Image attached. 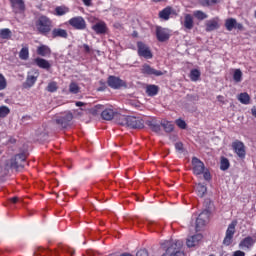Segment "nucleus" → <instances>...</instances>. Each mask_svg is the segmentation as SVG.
Wrapping results in <instances>:
<instances>
[{"instance_id":"obj_43","label":"nucleus","mask_w":256,"mask_h":256,"mask_svg":"<svg viewBox=\"0 0 256 256\" xmlns=\"http://www.w3.org/2000/svg\"><path fill=\"white\" fill-rule=\"evenodd\" d=\"M19 57L23 59V61H27V59H29V48H22Z\"/></svg>"},{"instance_id":"obj_48","label":"nucleus","mask_w":256,"mask_h":256,"mask_svg":"<svg viewBox=\"0 0 256 256\" xmlns=\"http://www.w3.org/2000/svg\"><path fill=\"white\" fill-rule=\"evenodd\" d=\"M136 256H149L147 249H140L137 251Z\"/></svg>"},{"instance_id":"obj_13","label":"nucleus","mask_w":256,"mask_h":256,"mask_svg":"<svg viewBox=\"0 0 256 256\" xmlns=\"http://www.w3.org/2000/svg\"><path fill=\"white\" fill-rule=\"evenodd\" d=\"M232 148L235 153L240 157V159H245L246 151H245V144L239 140H235L232 143Z\"/></svg>"},{"instance_id":"obj_23","label":"nucleus","mask_w":256,"mask_h":256,"mask_svg":"<svg viewBox=\"0 0 256 256\" xmlns=\"http://www.w3.org/2000/svg\"><path fill=\"white\" fill-rule=\"evenodd\" d=\"M255 243H256V240L253 239V237L247 236L246 238L241 240L239 246L242 249H251V247H253L255 245Z\"/></svg>"},{"instance_id":"obj_50","label":"nucleus","mask_w":256,"mask_h":256,"mask_svg":"<svg viewBox=\"0 0 256 256\" xmlns=\"http://www.w3.org/2000/svg\"><path fill=\"white\" fill-rule=\"evenodd\" d=\"M175 149H176V151H183V143L177 142L175 144Z\"/></svg>"},{"instance_id":"obj_45","label":"nucleus","mask_w":256,"mask_h":256,"mask_svg":"<svg viewBox=\"0 0 256 256\" xmlns=\"http://www.w3.org/2000/svg\"><path fill=\"white\" fill-rule=\"evenodd\" d=\"M7 89V79L0 73V91Z\"/></svg>"},{"instance_id":"obj_52","label":"nucleus","mask_w":256,"mask_h":256,"mask_svg":"<svg viewBox=\"0 0 256 256\" xmlns=\"http://www.w3.org/2000/svg\"><path fill=\"white\" fill-rule=\"evenodd\" d=\"M83 49H84L85 53H91V48L89 47V45L84 44Z\"/></svg>"},{"instance_id":"obj_42","label":"nucleus","mask_w":256,"mask_h":256,"mask_svg":"<svg viewBox=\"0 0 256 256\" xmlns=\"http://www.w3.org/2000/svg\"><path fill=\"white\" fill-rule=\"evenodd\" d=\"M55 11H56V15L62 16V15H65L66 13H69V8L58 6L55 8Z\"/></svg>"},{"instance_id":"obj_29","label":"nucleus","mask_w":256,"mask_h":256,"mask_svg":"<svg viewBox=\"0 0 256 256\" xmlns=\"http://www.w3.org/2000/svg\"><path fill=\"white\" fill-rule=\"evenodd\" d=\"M235 25H237V19L228 18L225 20V28L227 29V31L235 29Z\"/></svg>"},{"instance_id":"obj_34","label":"nucleus","mask_w":256,"mask_h":256,"mask_svg":"<svg viewBox=\"0 0 256 256\" xmlns=\"http://www.w3.org/2000/svg\"><path fill=\"white\" fill-rule=\"evenodd\" d=\"M190 79L191 81H199L201 79V71L199 69H192L190 71Z\"/></svg>"},{"instance_id":"obj_19","label":"nucleus","mask_w":256,"mask_h":256,"mask_svg":"<svg viewBox=\"0 0 256 256\" xmlns=\"http://www.w3.org/2000/svg\"><path fill=\"white\" fill-rule=\"evenodd\" d=\"M171 15H175V10L171 6L162 9L158 14L159 18L163 19V21H169Z\"/></svg>"},{"instance_id":"obj_7","label":"nucleus","mask_w":256,"mask_h":256,"mask_svg":"<svg viewBox=\"0 0 256 256\" xmlns=\"http://www.w3.org/2000/svg\"><path fill=\"white\" fill-rule=\"evenodd\" d=\"M37 79H39V71L34 70L27 73V77L25 82L22 84L23 89H31L37 83Z\"/></svg>"},{"instance_id":"obj_1","label":"nucleus","mask_w":256,"mask_h":256,"mask_svg":"<svg viewBox=\"0 0 256 256\" xmlns=\"http://www.w3.org/2000/svg\"><path fill=\"white\" fill-rule=\"evenodd\" d=\"M36 30L40 35L47 37L53 29V21L49 17L42 15L35 21Z\"/></svg>"},{"instance_id":"obj_56","label":"nucleus","mask_w":256,"mask_h":256,"mask_svg":"<svg viewBox=\"0 0 256 256\" xmlns=\"http://www.w3.org/2000/svg\"><path fill=\"white\" fill-rule=\"evenodd\" d=\"M217 100L220 101V102H223V96L218 95V96H217Z\"/></svg>"},{"instance_id":"obj_51","label":"nucleus","mask_w":256,"mask_h":256,"mask_svg":"<svg viewBox=\"0 0 256 256\" xmlns=\"http://www.w3.org/2000/svg\"><path fill=\"white\" fill-rule=\"evenodd\" d=\"M92 1H93V0H82L83 4H84L86 7H91V5H93Z\"/></svg>"},{"instance_id":"obj_54","label":"nucleus","mask_w":256,"mask_h":256,"mask_svg":"<svg viewBox=\"0 0 256 256\" xmlns=\"http://www.w3.org/2000/svg\"><path fill=\"white\" fill-rule=\"evenodd\" d=\"M152 3H165L167 0H151Z\"/></svg>"},{"instance_id":"obj_10","label":"nucleus","mask_w":256,"mask_h":256,"mask_svg":"<svg viewBox=\"0 0 256 256\" xmlns=\"http://www.w3.org/2000/svg\"><path fill=\"white\" fill-rule=\"evenodd\" d=\"M73 121V113L65 112L58 118H56V124L60 125L62 129H67L69 127V122Z\"/></svg>"},{"instance_id":"obj_25","label":"nucleus","mask_w":256,"mask_h":256,"mask_svg":"<svg viewBox=\"0 0 256 256\" xmlns=\"http://www.w3.org/2000/svg\"><path fill=\"white\" fill-rule=\"evenodd\" d=\"M101 117H102V119H104V121H111V120H113V117H115V112L111 108H105L101 112Z\"/></svg>"},{"instance_id":"obj_15","label":"nucleus","mask_w":256,"mask_h":256,"mask_svg":"<svg viewBox=\"0 0 256 256\" xmlns=\"http://www.w3.org/2000/svg\"><path fill=\"white\" fill-rule=\"evenodd\" d=\"M141 72L143 75H154L155 77H161V75H165L160 70H155V68H152L149 64H144L142 66Z\"/></svg>"},{"instance_id":"obj_33","label":"nucleus","mask_w":256,"mask_h":256,"mask_svg":"<svg viewBox=\"0 0 256 256\" xmlns=\"http://www.w3.org/2000/svg\"><path fill=\"white\" fill-rule=\"evenodd\" d=\"M198 3H200L202 7H211V5L221 3V0H198Z\"/></svg>"},{"instance_id":"obj_35","label":"nucleus","mask_w":256,"mask_h":256,"mask_svg":"<svg viewBox=\"0 0 256 256\" xmlns=\"http://www.w3.org/2000/svg\"><path fill=\"white\" fill-rule=\"evenodd\" d=\"M196 192L198 197H205V193H207V186L198 184L196 187Z\"/></svg>"},{"instance_id":"obj_38","label":"nucleus","mask_w":256,"mask_h":256,"mask_svg":"<svg viewBox=\"0 0 256 256\" xmlns=\"http://www.w3.org/2000/svg\"><path fill=\"white\" fill-rule=\"evenodd\" d=\"M69 91L73 95H77V93H79V91H81V88L79 87L78 83L71 82L70 85H69Z\"/></svg>"},{"instance_id":"obj_49","label":"nucleus","mask_w":256,"mask_h":256,"mask_svg":"<svg viewBox=\"0 0 256 256\" xmlns=\"http://www.w3.org/2000/svg\"><path fill=\"white\" fill-rule=\"evenodd\" d=\"M234 29H238V31H243L245 27H243V24L236 21V25L234 26Z\"/></svg>"},{"instance_id":"obj_24","label":"nucleus","mask_w":256,"mask_h":256,"mask_svg":"<svg viewBox=\"0 0 256 256\" xmlns=\"http://www.w3.org/2000/svg\"><path fill=\"white\" fill-rule=\"evenodd\" d=\"M35 65H37V67H39L40 69H46V71H49V69H51V63H49L47 60L43 59V58H36L34 60Z\"/></svg>"},{"instance_id":"obj_6","label":"nucleus","mask_w":256,"mask_h":256,"mask_svg":"<svg viewBox=\"0 0 256 256\" xmlns=\"http://www.w3.org/2000/svg\"><path fill=\"white\" fill-rule=\"evenodd\" d=\"M137 53L144 59H153V52H151V48L145 42H137Z\"/></svg>"},{"instance_id":"obj_36","label":"nucleus","mask_w":256,"mask_h":256,"mask_svg":"<svg viewBox=\"0 0 256 256\" xmlns=\"http://www.w3.org/2000/svg\"><path fill=\"white\" fill-rule=\"evenodd\" d=\"M233 79L235 83H241L243 81V72L241 69H236L233 74Z\"/></svg>"},{"instance_id":"obj_27","label":"nucleus","mask_w":256,"mask_h":256,"mask_svg":"<svg viewBox=\"0 0 256 256\" xmlns=\"http://www.w3.org/2000/svg\"><path fill=\"white\" fill-rule=\"evenodd\" d=\"M37 55L47 57L48 55H51V48L47 45H41L37 48Z\"/></svg>"},{"instance_id":"obj_53","label":"nucleus","mask_w":256,"mask_h":256,"mask_svg":"<svg viewBox=\"0 0 256 256\" xmlns=\"http://www.w3.org/2000/svg\"><path fill=\"white\" fill-rule=\"evenodd\" d=\"M10 201H11V203H18L19 202V197H12V198H10Z\"/></svg>"},{"instance_id":"obj_57","label":"nucleus","mask_w":256,"mask_h":256,"mask_svg":"<svg viewBox=\"0 0 256 256\" xmlns=\"http://www.w3.org/2000/svg\"><path fill=\"white\" fill-rule=\"evenodd\" d=\"M98 91H105V88L104 87H100V88H98Z\"/></svg>"},{"instance_id":"obj_14","label":"nucleus","mask_w":256,"mask_h":256,"mask_svg":"<svg viewBox=\"0 0 256 256\" xmlns=\"http://www.w3.org/2000/svg\"><path fill=\"white\" fill-rule=\"evenodd\" d=\"M92 30L96 33V35H106L109 28L107 27V23H105V21H99L92 25Z\"/></svg>"},{"instance_id":"obj_17","label":"nucleus","mask_w":256,"mask_h":256,"mask_svg":"<svg viewBox=\"0 0 256 256\" xmlns=\"http://www.w3.org/2000/svg\"><path fill=\"white\" fill-rule=\"evenodd\" d=\"M51 37L52 39H67V37H69V33H67V30L63 29V28H54L51 31Z\"/></svg>"},{"instance_id":"obj_58","label":"nucleus","mask_w":256,"mask_h":256,"mask_svg":"<svg viewBox=\"0 0 256 256\" xmlns=\"http://www.w3.org/2000/svg\"><path fill=\"white\" fill-rule=\"evenodd\" d=\"M255 17H256V10H255Z\"/></svg>"},{"instance_id":"obj_39","label":"nucleus","mask_w":256,"mask_h":256,"mask_svg":"<svg viewBox=\"0 0 256 256\" xmlns=\"http://www.w3.org/2000/svg\"><path fill=\"white\" fill-rule=\"evenodd\" d=\"M103 111H105V106L98 104L95 105L92 109H91V113L92 115H99V113H103Z\"/></svg>"},{"instance_id":"obj_41","label":"nucleus","mask_w":256,"mask_h":256,"mask_svg":"<svg viewBox=\"0 0 256 256\" xmlns=\"http://www.w3.org/2000/svg\"><path fill=\"white\" fill-rule=\"evenodd\" d=\"M1 39H11V30L8 28H4L0 30Z\"/></svg>"},{"instance_id":"obj_4","label":"nucleus","mask_w":256,"mask_h":256,"mask_svg":"<svg viewBox=\"0 0 256 256\" xmlns=\"http://www.w3.org/2000/svg\"><path fill=\"white\" fill-rule=\"evenodd\" d=\"M25 161H27V155L25 153L17 154L10 160L11 169L19 171L25 167Z\"/></svg>"},{"instance_id":"obj_16","label":"nucleus","mask_w":256,"mask_h":256,"mask_svg":"<svg viewBox=\"0 0 256 256\" xmlns=\"http://www.w3.org/2000/svg\"><path fill=\"white\" fill-rule=\"evenodd\" d=\"M15 13H25V2L23 0H9Z\"/></svg>"},{"instance_id":"obj_21","label":"nucleus","mask_w":256,"mask_h":256,"mask_svg":"<svg viewBox=\"0 0 256 256\" xmlns=\"http://www.w3.org/2000/svg\"><path fill=\"white\" fill-rule=\"evenodd\" d=\"M201 239H203V235L195 234V235L190 236L189 238H187L186 245L189 248L197 247V245H199V241H201Z\"/></svg>"},{"instance_id":"obj_44","label":"nucleus","mask_w":256,"mask_h":256,"mask_svg":"<svg viewBox=\"0 0 256 256\" xmlns=\"http://www.w3.org/2000/svg\"><path fill=\"white\" fill-rule=\"evenodd\" d=\"M57 89H59V87L57 86V82H55V81L50 82L47 86V91L49 93H55L57 91Z\"/></svg>"},{"instance_id":"obj_8","label":"nucleus","mask_w":256,"mask_h":256,"mask_svg":"<svg viewBox=\"0 0 256 256\" xmlns=\"http://www.w3.org/2000/svg\"><path fill=\"white\" fill-rule=\"evenodd\" d=\"M211 212L209 210H203L196 219V231H201L205 225H207V221H209V217Z\"/></svg>"},{"instance_id":"obj_26","label":"nucleus","mask_w":256,"mask_h":256,"mask_svg":"<svg viewBox=\"0 0 256 256\" xmlns=\"http://www.w3.org/2000/svg\"><path fill=\"white\" fill-rule=\"evenodd\" d=\"M159 94V86L155 84H150L146 86V95L148 97H155V95Z\"/></svg>"},{"instance_id":"obj_3","label":"nucleus","mask_w":256,"mask_h":256,"mask_svg":"<svg viewBox=\"0 0 256 256\" xmlns=\"http://www.w3.org/2000/svg\"><path fill=\"white\" fill-rule=\"evenodd\" d=\"M161 256H185V251H183V242L180 240L169 242L165 253Z\"/></svg>"},{"instance_id":"obj_37","label":"nucleus","mask_w":256,"mask_h":256,"mask_svg":"<svg viewBox=\"0 0 256 256\" xmlns=\"http://www.w3.org/2000/svg\"><path fill=\"white\" fill-rule=\"evenodd\" d=\"M230 163H229V159H227L226 157H222L220 160V169L221 171H227V169H229L230 167Z\"/></svg>"},{"instance_id":"obj_12","label":"nucleus","mask_w":256,"mask_h":256,"mask_svg":"<svg viewBox=\"0 0 256 256\" xmlns=\"http://www.w3.org/2000/svg\"><path fill=\"white\" fill-rule=\"evenodd\" d=\"M192 166V171L194 175H203V173L205 172V163H203V161H201L197 157L192 158Z\"/></svg>"},{"instance_id":"obj_18","label":"nucleus","mask_w":256,"mask_h":256,"mask_svg":"<svg viewBox=\"0 0 256 256\" xmlns=\"http://www.w3.org/2000/svg\"><path fill=\"white\" fill-rule=\"evenodd\" d=\"M156 37L160 43H165V41H169V32L165 30V28L157 27L156 28Z\"/></svg>"},{"instance_id":"obj_11","label":"nucleus","mask_w":256,"mask_h":256,"mask_svg":"<svg viewBox=\"0 0 256 256\" xmlns=\"http://www.w3.org/2000/svg\"><path fill=\"white\" fill-rule=\"evenodd\" d=\"M108 86L111 89H121V87H127V83L117 76H109L107 79Z\"/></svg>"},{"instance_id":"obj_28","label":"nucleus","mask_w":256,"mask_h":256,"mask_svg":"<svg viewBox=\"0 0 256 256\" xmlns=\"http://www.w3.org/2000/svg\"><path fill=\"white\" fill-rule=\"evenodd\" d=\"M238 101L242 103V105H249L251 103V96L247 92L240 93L238 95Z\"/></svg>"},{"instance_id":"obj_22","label":"nucleus","mask_w":256,"mask_h":256,"mask_svg":"<svg viewBox=\"0 0 256 256\" xmlns=\"http://www.w3.org/2000/svg\"><path fill=\"white\" fill-rule=\"evenodd\" d=\"M183 27L185 31H191V29L195 27V22L193 21V15L191 14L184 15Z\"/></svg>"},{"instance_id":"obj_47","label":"nucleus","mask_w":256,"mask_h":256,"mask_svg":"<svg viewBox=\"0 0 256 256\" xmlns=\"http://www.w3.org/2000/svg\"><path fill=\"white\" fill-rule=\"evenodd\" d=\"M202 174L205 181H211V172H209V170L205 169Z\"/></svg>"},{"instance_id":"obj_20","label":"nucleus","mask_w":256,"mask_h":256,"mask_svg":"<svg viewBox=\"0 0 256 256\" xmlns=\"http://www.w3.org/2000/svg\"><path fill=\"white\" fill-rule=\"evenodd\" d=\"M205 31L207 33H211V31H215L219 29V20L217 18H213L211 20L206 21L205 23Z\"/></svg>"},{"instance_id":"obj_5","label":"nucleus","mask_w":256,"mask_h":256,"mask_svg":"<svg viewBox=\"0 0 256 256\" xmlns=\"http://www.w3.org/2000/svg\"><path fill=\"white\" fill-rule=\"evenodd\" d=\"M68 24L70 27H73V29H76V31H85V29H87V22L82 16L72 17L68 20Z\"/></svg>"},{"instance_id":"obj_32","label":"nucleus","mask_w":256,"mask_h":256,"mask_svg":"<svg viewBox=\"0 0 256 256\" xmlns=\"http://www.w3.org/2000/svg\"><path fill=\"white\" fill-rule=\"evenodd\" d=\"M146 125H148L154 133H159L161 131V125L157 124V122L153 120L147 121Z\"/></svg>"},{"instance_id":"obj_30","label":"nucleus","mask_w":256,"mask_h":256,"mask_svg":"<svg viewBox=\"0 0 256 256\" xmlns=\"http://www.w3.org/2000/svg\"><path fill=\"white\" fill-rule=\"evenodd\" d=\"M161 126L163 127V129L166 133H173V131L175 129V126L170 121L161 122Z\"/></svg>"},{"instance_id":"obj_55","label":"nucleus","mask_w":256,"mask_h":256,"mask_svg":"<svg viewBox=\"0 0 256 256\" xmlns=\"http://www.w3.org/2000/svg\"><path fill=\"white\" fill-rule=\"evenodd\" d=\"M83 105H85V103L81 101L76 102V107H83Z\"/></svg>"},{"instance_id":"obj_31","label":"nucleus","mask_w":256,"mask_h":256,"mask_svg":"<svg viewBox=\"0 0 256 256\" xmlns=\"http://www.w3.org/2000/svg\"><path fill=\"white\" fill-rule=\"evenodd\" d=\"M193 17H195V19L198 21H205V19H207L209 16L201 10H196L193 12Z\"/></svg>"},{"instance_id":"obj_40","label":"nucleus","mask_w":256,"mask_h":256,"mask_svg":"<svg viewBox=\"0 0 256 256\" xmlns=\"http://www.w3.org/2000/svg\"><path fill=\"white\" fill-rule=\"evenodd\" d=\"M9 113H11V109H9V107L0 106V119H5Z\"/></svg>"},{"instance_id":"obj_2","label":"nucleus","mask_w":256,"mask_h":256,"mask_svg":"<svg viewBox=\"0 0 256 256\" xmlns=\"http://www.w3.org/2000/svg\"><path fill=\"white\" fill-rule=\"evenodd\" d=\"M119 125L129 127L130 129H143V127H145L143 119L135 116H121L119 119Z\"/></svg>"},{"instance_id":"obj_46","label":"nucleus","mask_w":256,"mask_h":256,"mask_svg":"<svg viewBox=\"0 0 256 256\" xmlns=\"http://www.w3.org/2000/svg\"><path fill=\"white\" fill-rule=\"evenodd\" d=\"M175 123L179 129H187V122H185V120L179 118L175 121Z\"/></svg>"},{"instance_id":"obj_9","label":"nucleus","mask_w":256,"mask_h":256,"mask_svg":"<svg viewBox=\"0 0 256 256\" xmlns=\"http://www.w3.org/2000/svg\"><path fill=\"white\" fill-rule=\"evenodd\" d=\"M236 225L237 224L235 222H232L228 225L225 237L223 239V245H225L226 247H229V245H231V243H233V237L235 235Z\"/></svg>"}]
</instances>
